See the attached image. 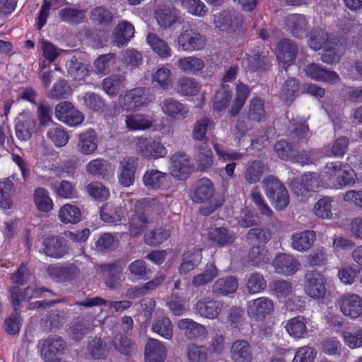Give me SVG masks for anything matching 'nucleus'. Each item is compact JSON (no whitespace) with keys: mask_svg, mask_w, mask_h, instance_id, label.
<instances>
[{"mask_svg":"<svg viewBox=\"0 0 362 362\" xmlns=\"http://www.w3.org/2000/svg\"><path fill=\"white\" fill-rule=\"evenodd\" d=\"M338 304L341 313L356 319L362 315V298L355 293H346L340 297Z\"/></svg>","mask_w":362,"mask_h":362,"instance_id":"13","label":"nucleus"},{"mask_svg":"<svg viewBox=\"0 0 362 362\" xmlns=\"http://www.w3.org/2000/svg\"><path fill=\"white\" fill-rule=\"evenodd\" d=\"M322 179L331 187L340 188L356 183V173L352 169L343 170L339 161L327 163L322 173Z\"/></svg>","mask_w":362,"mask_h":362,"instance_id":"2","label":"nucleus"},{"mask_svg":"<svg viewBox=\"0 0 362 362\" xmlns=\"http://www.w3.org/2000/svg\"><path fill=\"white\" fill-rule=\"evenodd\" d=\"M247 118L249 120L261 122L265 120L266 112L264 110V101L257 98H253L250 100L247 107Z\"/></svg>","mask_w":362,"mask_h":362,"instance_id":"54","label":"nucleus"},{"mask_svg":"<svg viewBox=\"0 0 362 362\" xmlns=\"http://www.w3.org/2000/svg\"><path fill=\"white\" fill-rule=\"evenodd\" d=\"M15 174L0 181V207L5 209H11L13 205L12 195L13 185L16 182Z\"/></svg>","mask_w":362,"mask_h":362,"instance_id":"31","label":"nucleus"},{"mask_svg":"<svg viewBox=\"0 0 362 362\" xmlns=\"http://www.w3.org/2000/svg\"><path fill=\"white\" fill-rule=\"evenodd\" d=\"M86 10L74 7L62 8L59 11V17L61 21L70 25H78L85 21L86 18Z\"/></svg>","mask_w":362,"mask_h":362,"instance_id":"39","label":"nucleus"},{"mask_svg":"<svg viewBox=\"0 0 362 362\" xmlns=\"http://www.w3.org/2000/svg\"><path fill=\"white\" fill-rule=\"evenodd\" d=\"M134 26L127 21H122L113 30L112 42L118 47L125 46L134 37Z\"/></svg>","mask_w":362,"mask_h":362,"instance_id":"20","label":"nucleus"},{"mask_svg":"<svg viewBox=\"0 0 362 362\" xmlns=\"http://www.w3.org/2000/svg\"><path fill=\"white\" fill-rule=\"evenodd\" d=\"M155 18L160 27L166 29L176 23L178 12L175 8L165 7L156 11Z\"/></svg>","mask_w":362,"mask_h":362,"instance_id":"52","label":"nucleus"},{"mask_svg":"<svg viewBox=\"0 0 362 362\" xmlns=\"http://www.w3.org/2000/svg\"><path fill=\"white\" fill-rule=\"evenodd\" d=\"M86 354L93 359H100L107 356L106 344L100 337H95L87 345Z\"/></svg>","mask_w":362,"mask_h":362,"instance_id":"57","label":"nucleus"},{"mask_svg":"<svg viewBox=\"0 0 362 362\" xmlns=\"http://www.w3.org/2000/svg\"><path fill=\"white\" fill-rule=\"evenodd\" d=\"M297 52V45L291 40L284 39L278 43L276 57L284 69L295 60Z\"/></svg>","mask_w":362,"mask_h":362,"instance_id":"23","label":"nucleus"},{"mask_svg":"<svg viewBox=\"0 0 362 362\" xmlns=\"http://www.w3.org/2000/svg\"><path fill=\"white\" fill-rule=\"evenodd\" d=\"M238 282L233 276L218 279L212 286L211 291L216 296H226L235 292Z\"/></svg>","mask_w":362,"mask_h":362,"instance_id":"32","label":"nucleus"},{"mask_svg":"<svg viewBox=\"0 0 362 362\" xmlns=\"http://www.w3.org/2000/svg\"><path fill=\"white\" fill-rule=\"evenodd\" d=\"M177 67L184 73L196 74L204 67V61L194 56H188L180 58L177 62Z\"/></svg>","mask_w":362,"mask_h":362,"instance_id":"46","label":"nucleus"},{"mask_svg":"<svg viewBox=\"0 0 362 362\" xmlns=\"http://www.w3.org/2000/svg\"><path fill=\"white\" fill-rule=\"evenodd\" d=\"M36 125L33 115L28 112L21 113L16 120V136L21 141H27L32 136Z\"/></svg>","mask_w":362,"mask_h":362,"instance_id":"17","label":"nucleus"},{"mask_svg":"<svg viewBox=\"0 0 362 362\" xmlns=\"http://www.w3.org/2000/svg\"><path fill=\"white\" fill-rule=\"evenodd\" d=\"M274 310V302L267 297H259L247 302L248 315L257 320H262Z\"/></svg>","mask_w":362,"mask_h":362,"instance_id":"12","label":"nucleus"},{"mask_svg":"<svg viewBox=\"0 0 362 362\" xmlns=\"http://www.w3.org/2000/svg\"><path fill=\"white\" fill-rule=\"evenodd\" d=\"M66 348V344L60 337H49L42 344V351L45 358L52 359L53 356L61 355Z\"/></svg>","mask_w":362,"mask_h":362,"instance_id":"36","label":"nucleus"},{"mask_svg":"<svg viewBox=\"0 0 362 362\" xmlns=\"http://www.w3.org/2000/svg\"><path fill=\"white\" fill-rule=\"evenodd\" d=\"M309 45L314 50H319L322 48L331 49L333 42L329 35L324 30L320 28L313 29L310 33Z\"/></svg>","mask_w":362,"mask_h":362,"instance_id":"30","label":"nucleus"},{"mask_svg":"<svg viewBox=\"0 0 362 362\" xmlns=\"http://www.w3.org/2000/svg\"><path fill=\"white\" fill-rule=\"evenodd\" d=\"M242 21L240 14L229 11H223L216 16L214 19L216 27L223 31L235 30L242 23Z\"/></svg>","mask_w":362,"mask_h":362,"instance_id":"26","label":"nucleus"},{"mask_svg":"<svg viewBox=\"0 0 362 362\" xmlns=\"http://www.w3.org/2000/svg\"><path fill=\"white\" fill-rule=\"evenodd\" d=\"M308 131V124H306L305 121L293 120L291 123L290 133L288 134V140L298 144L307 136Z\"/></svg>","mask_w":362,"mask_h":362,"instance_id":"61","label":"nucleus"},{"mask_svg":"<svg viewBox=\"0 0 362 362\" xmlns=\"http://www.w3.org/2000/svg\"><path fill=\"white\" fill-rule=\"evenodd\" d=\"M316 240L314 230H306L295 233L291 236V247L298 252L308 251Z\"/></svg>","mask_w":362,"mask_h":362,"instance_id":"28","label":"nucleus"},{"mask_svg":"<svg viewBox=\"0 0 362 362\" xmlns=\"http://www.w3.org/2000/svg\"><path fill=\"white\" fill-rule=\"evenodd\" d=\"M273 266L279 274L292 275L299 269L300 264L293 256L282 253L275 257Z\"/></svg>","mask_w":362,"mask_h":362,"instance_id":"21","label":"nucleus"},{"mask_svg":"<svg viewBox=\"0 0 362 362\" xmlns=\"http://www.w3.org/2000/svg\"><path fill=\"white\" fill-rule=\"evenodd\" d=\"M190 160L183 152L175 153L171 157V173L173 176L180 177L186 175L190 170Z\"/></svg>","mask_w":362,"mask_h":362,"instance_id":"38","label":"nucleus"},{"mask_svg":"<svg viewBox=\"0 0 362 362\" xmlns=\"http://www.w3.org/2000/svg\"><path fill=\"white\" fill-rule=\"evenodd\" d=\"M76 304L83 307L105 305L111 313H122L129 308L132 303L127 300L117 301L106 300L101 297L96 296L92 298H86L81 302H76Z\"/></svg>","mask_w":362,"mask_h":362,"instance_id":"16","label":"nucleus"},{"mask_svg":"<svg viewBox=\"0 0 362 362\" xmlns=\"http://www.w3.org/2000/svg\"><path fill=\"white\" fill-rule=\"evenodd\" d=\"M175 89L182 95H197L200 91L201 86L196 79L183 76L178 79Z\"/></svg>","mask_w":362,"mask_h":362,"instance_id":"45","label":"nucleus"},{"mask_svg":"<svg viewBox=\"0 0 362 362\" xmlns=\"http://www.w3.org/2000/svg\"><path fill=\"white\" fill-rule=\"evenodd\" d=\"M71 88L68 81L59 79L55 82L48 93V97L53 100L67 98L71 94Z\"/></svg>","mask_w":362,"mask_h":362,"instance_id":"62","label":"nucleus"},{"mask_svg":"<svg viewBox=\"0 0 362 362\" xmlns=\"http://www.w3.org/2000/svg\"><path fill=\"white\" fill-rule=\"evenodd\" d=\"M146 42L160 57L165 59L172 54V49L168 44L155 33H149L146 37Z\"/></svg>","mask_w":362,"mask_h":362,"instance_id":"42","label":"nucleus"},{"mask_svg":"<svg viewBox=\"0 0 362 362\" xmlns=\"http://www.w3.org/2000/svg\"><path fill=\"white\" fill-rule=\"evenodd\" d=\"M43 246L45 255L53 258H61L69 252L65 239L59 236L47 237L43 240Z\"/></svg>","mask_w":362,"mask_h":362,"instance_id":"22","label":"nucleus"},{"mask_svg":"<svg viewBox=\"0 0 362 362\" xmlns=\"http://www.w3.org/2000/svg\"><path fill=\"white\" fill-rule=\"evenodd\" d=\"M90 20L100 25H109L113 21L112 13L105 6H96L90 14Z\"/></svg>","mask_w":362,"mask_h":362,"instance_id":"64","label":"nucleus"},{"mask_svg":"<svg viewBox=\"0 0 362 362\" xmlns=\"http://www.w3.org/2000/svg\"><path fill=\"white\" fill-rule=\"evenodd\" d=\"M161 105L163 112L173 118L184 119L189 112V108L186 105L172 98L165 99Z\"/></svg>","mask_w":362,"mask_h":362,"instance_id":"35","label":"nucleus"},{"mask_svg":"<svg viewBox=\"0 0 362 362\" xmlns=\"http://www.w3.org/2000/svg\"><path fill=\"white\" fill-rule=\"evenodd\" d=\"M136 147L144 158L148 159L163 158L167 154V149L159 141L142 136L136 138Z\"/></svg>","mask_w":362,"mask_h":362,"instance_id":"8","label":"nucleus"},{"mask_svg":"<svg viewBox=\"0 0 362 362\" xmlns=\"http://www.w3.org/2000/svg\"><path fill=\"white\" fill-rule=\"evenodd\" d=\"M151 202H155V200L144 199L136 202L134 214L129 223V230L132 236H138L146 228L148 223L146 212L150 210Z\"/></svg>","mask_w":362,"mask_h":362,"instance_id":"5","label":"nucleus"},{"mask_svg":"<svg viewBox=\"0 0 362 362\" xmlns=\"http://www.w3.org/2000/svg\"><path fill=\"white\" fill-rule=\"evenodd\" d=\"M152 83L162 90H168L173 86L172 72L165 66L158 68L152 74Z\"/></svg>","mask_w":362,"mask_h":362,"instance_id":"47","label":"nucleus"},{"mask_svg":"<svg viewBox=\"0 0 362 362\" xmlns=\"http://www.w3.org/2000/svg\"><path fill=\"white\" fill-rule=\"evenodd\" d=\"M125 123L127 127L130 130H144L151 128L153 124L149 116L141 114L127 116Z\"/></svg>","mask_w":362,"mask_h":362,"instance_id":"56","label":"nucleus"},{"mask_svg":"<svg viewBox=\"0 0 362 362\" xmlns=\"http://www.w3.org/2000/svg\"><path fill=\"white\" fill-rule=\"evenodd\" d=\"M170 234V228L160 227L147 232L144 235V241L148 245L157 246L166 240Z\"/></svg>","mask_w":362,"mask_h":362,"instance_id":"58","label":"nucleus"},{"mask_svg":"<svg viewBox=\"0 0 362 362\" xmlns=\"http://www.w3.org/2000/svg\"><path fill=\"white\" fill-rule=\"evenodd\" d=\"M230 358L233 362H252L253 352L250 343L245 340H235L230 348Z\"/></svg>","mask_w":362,"mask_h":362,"instance_id":"24","label":"nucleus"},{"mask_svg":"<svg viewBox=\"0 0 362 362\" xmlns=\"http://www.w3.org/2000/svg\"><path fill=\"white\" fill-rule=\"evenodd\" d=\"M285 28L291 35L296 38L302 39L308 35L310 25L308 20L303 14H291L284 20Z\"/></svg>","mask_w":362,"mask_h":362,"instance_id":"11","label":"nucleus"},{"mask_svg":"<svg viewBox=\"0 0 362 362\" xmlns=\"http://www.w3.org/2000/svg\"><path fill=\"white\" fill-rule=\"evenodd\" d=\"M59 218L64 223H76L81 219L80 209L71 204L64 205L59 211Z\"/></svg>","mask_w":362,"mask_h":362,"instance_id":"63","label":"nucleus"},{"mask_svg":"<svg viewBox=\"0 0 362 362\" xmlns=\"http://www.w3.org/2000/svg\"><path fill=\"white\" fill-rule=\"evenodd\" d=\"M209 240L216 245L223 247L231 245L235 241V236L226 228H216L211 230L209 233Z\"/></svg>","mask_w":362,"mask_h":362,"instance_id":"44","label":"nucleus"},{"mask_svg":"<svg viewBox=\"0 0 362 362\" xmlns=\"http://www.w3.org/2000/svg\"><path fill=\"white\" fill-rule=\"evenodd\" d=\"M138 168V158L133 156L125 157L120 162L118 168V180L121 185L130 187L134 182L135 173Z\"/></svg>","mask_w":362,"mask_h":362,"instance_id":"14","label":"nucleus"},{"mask_svg":"<svg viewBox=\"0 0 362 362\" xmlns=\"http://www.w3.org/2000/svg\"><path fill=\"white\" fill-rule=\"evenodd\" d=\"M47 272L57 282L71 281L78 277L80 269L73 263L50 264Z\"/></svg>","mask_w":362,"mask_h":362,"instance_id":"7","label":"nucleus"},{"mask_svg":"<svg viewBox=\"0 0 362 362\" xmlns=\"http://www.w3.org/2000/svg\"><path fill=\"white\" fill-rule=\"evenodd\" d=\"M178 327L184 332L185 336L189 339L204 337L207 333L204 326L191 319L180 320L178 322Z\"/></svg>","mask_w":362,"mask_h":362,"instance_id":"34","label":"nucleus"},{"mask_svg":"<svg viewBox=\"0 0 362 362\" xmlns=\"http://www.w3.org/2000/svg\"><path fill=\"white\" fill-rule=\"evenodd\" d=\"M146 362H163L166 356V349L155 339H149L145 346Z\"/></svg>","mask_w":362,"mask_h":362,"instance_id":"29","label":"nucleus"},{"mask_svg":"<svg viewBox=\"0 0 362 362\" xmlns=\"http://www.w3.org/2000/svg\"><path fill=\"white\" fill-rule=\"evenodd\" d=\"M98 148L97 135L93 129H88L78 136L77 149L83 155H91Z\"/></svg>","mask_w":362,"mask_h":362,"instance_id":"27","label":"nucleus"},{"mask_svg":"<svg viewBox=\"0 0 362 362\" xmlns=\"http://www.w3.org/2000/svg\"><path fill=\"white\" fill-rule=\"evenodd\" d=\"M223 308V303L209 297L199 299L194 305L197 313L209 319L216 318Z\"/></svg>","mask_w":362,"mask_h":362,"instance_id":"19","label":"nucleus"},{"mask_svg":"<svg viewBox=\"0 0 362 362\" xmlns=\"http://www.w3.org/2000/svg\"><path fill=\"white\" fill-rule=\"evenodd\" d=\"M272 59L267 49L257 47L252 54L243 59V66L247 72H264L272 66Z\"/></svg>","mask_w":362,"mask_h":362,"instance_id":"6","label":"nucleus"},{"mask_svg":"<svg viewBox=\"0 0 362 362\" xmlns=\"http://www.w3.org/2000/svg\"><path fill=\"white\" fill-rule=\"evenodd\" d=\"M112 344L117 351L125 356H131L136 351V346L132 340L121 333L115 334Z\"/></svg>","mask_w":362,"mask_h":362,"instance_id":"49","label":"nucleus"},{"mask_svg":"<svg viewBox=\"0 0 362 362\" xmlns=\"http://www.w3.org/2000/svg\"><path fill=\"white\" fill-rule=\"evenodd\" d=\"M66 69L68 74L76 80H81L89 74L87 64L78 61L76 57L73 56L66 63Z\"/></svg>","mask_w":362,"mask_h":362,"instance_id":"50","label":"nucleus"},{"mask_svg":"<svg viewBox=\"0 0 362 362\" xmlns=\"http://www.w3.org/2000/svg\"><path fill=\"white\" fill-rule=\"evenodd\" d=\"M264 166L260 160L248 162L245 172L244 177L247 182L255 184L258 182L264 173Z\"/></svg>","mask_w":362,"mask_h":362,"instance_id":"59","label":"nucleus"},{"mask_svg":"<svg viewBox=\"0 0 362 362\" xmlns=\"http://www.w3.org/2000/svg\"><path fill=\"white\" fill-rule=\"evenodd\" d=\"M128 275L136 280H147L151 275V270L146 262L141 259L132 262L127 267Z\"/></svg>","mask_w":362,"mask_h":362,"instance_id":"41","label":"nucleus"},{"mask_svg":"<svg viewBox=\"0 0 362 362\" xmlns=\"http://www.w3.org/2000/svg\"><path fill=\"white\" fill-rule=\"evenodd\" d=\"M126 81L124 74H112L103 81V89L110 95H117L124 88Z\"/></svg>","mask_w":362,"mask_h":362,"instance_id":"37","label":"nucleus"},{"mask_svg":"<svg viewBox=\"0 0 362 362\" xmlns=\"http://www.w3.org/2000/svg\"><path fill=\"white\" fill-rule=\"evenodd\" d=\"M214 148L219 158L223 161H230V163L226 165L225 170L230 177H233L236 165L234 161L241 159L243 154L235 151H224L221 148V146L218 144H214Z\"/></svg>","mask_w":362,"mask_h":362,"instance_id":"40","label":"nucleus"},{"mask_svg":"<svg viewBox=\"0 0 362 362\" xmlns=\"http://www.w3.org/2000/svg\"><path fill=\"white\" fill-rule=\"evenodd\" d=\"M198 168L203 171L210 168L214 163L213 153L208 144L194 146Z\"/></svg>","mask_w":362,"mask_h":362,"instance_id":"43","label":"nucleus"},{"mask_svg":"<svg viewBox=\"0 0 362 362\" xmlns=\"http://www.w3.org/2000/svg\"><path fill=\"white\" fill-rule=\"evenodd\" d=\"M320 175L317 173H304L300 179L291 182V189L297 196H303L310 192H315L320 186Z\"/></svg>","mask_w":362,"mask_h":362,"instance_id":"10","label":"nucleus"},{"mask_svg":"<svg viewBox=\"0 0 362 362\" xmlns=\"http://www.w3.org/2000/svg\"><path fill=\"white\" fill-rule=\"evenodd\" d=\"M178 45L185 52L202 50L206 45V37L197 28H184L177 40Z\"/></svg>","mask_w":362,"mask_h":362,"instance_id":"4","label":"nucleus"},{"mask_svg":"<svg viewBox=\"0 0 362 362\" xmlns=\"http://www.w3.org/2000/svg\"><path fill=\"white\" fill-rule=\"evenodd\" d=\"M148 104V96L144 88L130 90L120 100L122 107L127 111L134 110Z\"/></svg>","mask_w":362,"mask_h":362,"instance_id":"15","label":"nucleus"},{"mask_svg":"<svg viewBox=\"0 0 362 362\" xmlns=\"http://www.w3.org/2000/svg\"><path fill=\"white\" fill-rule=\"evenodd\" d=\"M307 321L304 317L298 316L288 320L286 329L288 334L294 338H304L307 334Z\"/></svg>","mask_w":362,"mask_h":362,"instance_id":"48","label":"nucleus"},{"mask_svg":"<svg viewBox=\"0 0 362 362\" xmlns=\"http://www.w3.org/2000/svg\"><path fill=\"white\" fill-rule=\"evenodd\" d=\"M274 150L278 156L283 160H293L297 156V144L292 141L281 140L274 145Z\"/></svg>","mask_w":362,"mask_h":362,"instance_id":"55","label":"nucleus"},{"mask_svg":"<svg viewBox=\"0 0 362 362\" xmlns=\"http://www.w3.org/2000/svg\"><path fill=\"white\" fill-rule=\"evenodd\" d=\"M213 121L207 117H203L197 119L193 125L192 139L195 141H203L204 144H208L206 133L207 130L213 127Z\"/></svg>","mask_w":362,"mask_h":362,"instance_id":"51","label":"nucleus"},{"mask_svg":"<svg viewBox=\"0 0 362 362\" xmlns=\"http://www.w3.org/2000/svg\"><path fill=\"white\" fill-rule=\"evenodd\" d=\"M304 289L306 294L313 298H323L326 291L323 275L315 271L308 272L305 276Z\"/></svg>","mask_w":362,"mask_h":362,"instance_id":"9","label":"nucleus"},{"mask_svg":"<svg viewBox=\"0 0 362 362\" xmlns=\"http://www.w3.org/2000/svg\"><path fill=\"white\" fill-rule=\"evenodd\" d=\"M249 95L250 89L246 85L243 83L237 84L235 98L229 110V113L231 116L235 117L240 112Z\"/></svg>","mask_w":362,"mask_h":362,"instance_id":"53","label":"nucleus"},{"mask_svg":"<svg viewBox=\"0 0 362 362\" xmlns=\"http://www.w3.org/2000/svg\"><path fill=\"white\" fill-rule=\"evenodd\" d=\"M98 268L104 277V282L110 289H116L121 284V270L116 263H108L98 265Z\"/></svg>","mask_w":362,"mask_h":362,"instance_id":"25","label":"nucleus"},{"mask_svg":"<svg viewBox=\"0 0 362 362\" xmlns=\"http://www.w3.org/2000/svg\"><path fill=\"white\" fill-rule=\"evenodd\" d=\"M266 195L274 207L279 211L286 209L289 204V195L286 187L276 177L269 176L263 181Z\"/></svg>","mask_w":362,"mask_h":362,"instance_id":"3","label":"nucleus"},{"mask_svg":"<svg viewBox=\"0 0 362 362\" xmlns=\"http://www.w3.org/2000/svg\"><path fill=\"white\" fill-rule=\"evenodd\" d=\"M218 274V269L214 264H207L204 271L197 275H195L192 284L195 287H199L206 285L214 280Z\"/></svg>","mask_w":362,"mask_h":362,"instance_id":"60","label":"nucleus"},{"mask_svg":"<svg viewBox=\"0 0 362 362\" xmlns=\"http://www.w3.org/2000/svg\"><path fill=\"white\" fill-rule=\"evenodd\" d=\"M305 71L306 75L312 79L324 83L334 84L340 79L336 72L315 63L308 64L305 67Z\"/></svg>","mask_w":362,"mask_h":362,"instance_id":"18","label":"nucleus"},{"mask_svg":"<svg viewBox=\"0 0 362 362\" xmlns=\"http://www.w3.org/2000/svg\"><path fill=\"white\" fill-rule=\"evenodd\" d=\"M202 250L194 248L183 253L179 267L180 274H186L197 267L202 262Z\"/></svg>","mask_w":362,"mask_h":362,"instance_id":"33","label":"nucleus"},{"mask_svg":"<svg viewBox=\"0 0 362 362\" xmlns=\"http://www.w3.org/2000/svg\"><path fill=\"white\" fill-rule=\"evenodd\" d=\"M192 199L195 203L204 204L199 209L203 216L211 214L223 204V200L215 194L212 182L206 177L197 182Z\"/></svg>","mask_w":362,"mask_h":362,"instance_id":"1","label":"nucleus"}]
</instances>
